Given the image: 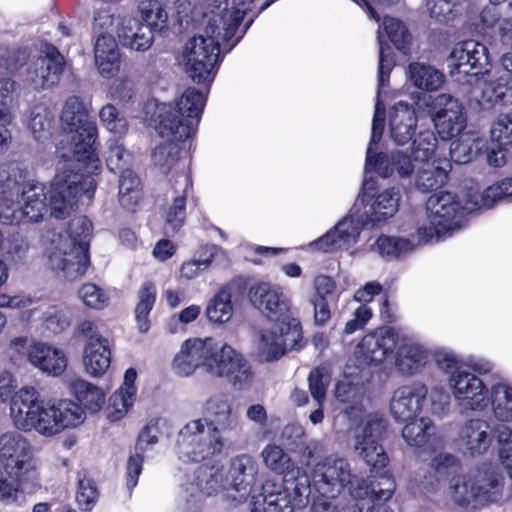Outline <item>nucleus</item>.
Listing matches in <instances>:
<instances>
[{
	"instance_id": "obj_1",
	"label": "nucleus",
	"mask_w": 512,
	"mask_h": 512,
	"mask_svg": "<svg viewBox=\"0 0 512 512\" xmlns=\"http://www.w3.org/2000/svg\"><path fill=\"white\" fill-rule=\"evenodd\" d=\"M203 418L188 422L178 433L176 452L183 462H200L230 449L239 417L227 395L210 396L202 406Z\"/></svg>"
},
{
	"instance_id": "obj_2",
	"label": "nucleus",
	"mask_w": 512,
	"mask_h": 512,
	"mask_svg": "<svg viewBox=\"0 0 512 512\" xmlns=\"http://www.w3.org/2000/svg\"><path fill=\"white\" fill-rule=\"evenodd\" d=\"M10 417L20 431L54 437L85 420L84 410L69 399L44 402L33 387H22L11 398Z\"/></svg>"
},
{
	"instance_id": "obj_3",
	"label": "nucleus",
	"mask_w": 512,
	"mask_h": 512,
	"mask_svg": "<svg viewBox=\"0 0 512 512\" xmlns=\"http://www.w3.org/2000/svg\"><path fill=\"white\" fill-rule=\"evenodd\" d=\"M41 487L40 462L26 437L16 432L0 436V500L17 499L18 489L34 493Z\"/></svg>"
},
{
	"instance_id": "obj_4",
	"label": "nucleus",
	"mask_w": 512,
	"mask_h": 512,
	"mask_svg": "<svg viewBox=\"0 0 512 512\" xmlns=\"http://www.w3.org/2000/svg\"><path fill=\"white\" fill-rule=\"evenodd\" d=\"M228 4L216 5L211 15L204 14L207 23L204 33L189 39L182 51L181 63L188 76L197 83L213 79V69L220 54V41H229L234 35L225 37Z\"/></svg>"
},
{
	"instance_id": "obj_5",
	"label": "nucleus",
	"mask_w": 512,
	"mask_h": 512,
	"mask_svg": "<svg viewBox=\"0 0 512 512\" xmlns=\"http://www.w3.org/2000/svg\"><path fill=\"white\" fill-rule=\"evenodd\" d=\"M91 229L87 218L77 217L51 242L48 265L58 278L75 281L86 275L91 265L88 252Z\"/></svg>"
},
{
	"instance_id": "obj_6",
	"label": "nucleus",
	"mask_w": 512,
	"mask_h": 512,
	"mask_svg": "<svg viewBox=\"0 0 512 512\" xmlns=\"http://www.w3.org/2000/svg\"><path fill=\"white\" fill-rule=\"evenodd\" d=\"M85 165H93L87 160L69 158L59 162L57 174L47 190L50 213L57 219L69 216L77 207L83 194L91 199L96 189L92 175L83 172Z\"/></svg>"
},
{
	"instance_id": "obj_7",
	"label": "nucleus",
	"mask_w": 512,
	"mask_h": 512,
	"mask_svg": "<svg viewBox=\"0 0 512 512\" xmlns=\"http://www.w3.org/2000/svg\"><path fill=\"white\" fill-rule=\"evenodd\" d=\"M7 196L0 203V219L4 224L33 223L43 220L49 209L47 189L43 183H19L8 180Z\"/></svg>"
},
{
	"instance_id": "obj_8",
	"label": "nucleus",
	"mask_w": 512,
	"mask_h": 512,
	"mask_svg": "<svg viewBox=\"0 0 512 512\" xmlns=\"http://www.w3.org/2000/svg\"><path fill=\"white\" fill-rule=\"evenodd\" d=\"M204 105V95L195 88L186 89L175 107L162 104L158 108L159 135L176 140L189 138L196 130Z\"/></svg>"
},
{
	"instance_id": "obj_9",
	"label": "nucleus",
	"mask_w": 512,
	"mask_h": 512,
	"mask_svg": "<svg viewBox=\"0 0 512 512\" xmlns=\"http://www.w3.org/2000/svg\"><path fill=\"white\" fill-rule=\"evenodd\" d=\"M61 122L64 130L71 134L72 158L87 160L93 167H97L98 158L94 153L98 138L97 125L78 97L72 96L65 101Z\"/></svg>"
},
{
	"instance_id": "obj_10",
	"label": "nucleus",
	"mask_w": 512,
	"mask_h": 512,
	"mask_svg": "<svg viewBox=\"0 0 512 512\" xmlns=\"http://www.w3.org/2000/svg\"><path fill=\"white\" fill-rule=\"evenodd\" d=\"M450 496L460 506L497 502L502 497V484L493 470L477 469L457 475L449 482Z\"/></svg>"
},
{
	"instance_id": "obj_11",
	"label": "nucleus",
	"mask_w": 512,
	"mask_h": 512,
	"mask_svg": "<svg viewBox=\"0 0 512 512\" xmlns=\"http://www.w3.org/2000/svg\"><path fill=\"white\" fill-rule=\"evenodd\" d=\"M463 207L464 204L460 206L453 193L440 191L432 194L426 203L429 224L419 227V239L427 242L450 234L457 227L456 216L466 211Z\"/></svg>"
},
{
	"instance_id": "obj_12",
	"label": "nucleus",
	"mask_w": 512,
	"mask_h": 512,
	"mask_svg": "<svg viewBox=\"0 0 512 512\" xmlns=\"http://www.w3.org/2000/svg\"><path fill=\"white\" fill-rule=\"evenodd\" d=\"M384 430L385 423L379 413L366 415L354 429V450L373 469H382L389 461L380 444Z\"/></svg>"
},
{
	"instance_id": "obj_13",
	"label": "nucleus",
	"mask_w": 512,
	"mask_h": 512,
	"mask_svg": "<svg viewBox=\"0 0 512 512\" xmlns=\"http://www.w3.org/2000/svg\"><path fill=\"white\" fill-rule=\"evenodd\" d=\"M353 479L349 462L341 457H327L318 462L312 472L314 488L327 498L338 497Z\"/></svg>"
},
{
	"instance_id": "obj_14",
	"label": "nucleus",
	"mask_w": 512,
	"mask_h": 512,
	"mask_svg": "<svg viewBox=\"0 0 512 512\" xmlns=\"http://www.w3.org/2000/svg\"><path fill=\"white\" fill-rule=\"evenodd\" d=\"M450 65L453 67L450 73H463L475 77L480 81L487 74L489 66V54L487 47L476 40L469 39L454 45L449 56Z\"/></svg>"
},
{
	"instance_id": "obj_15",
	"label": "nucleus",
	"mask_w": 512,
	"mask_h": 512,
	"mask_svg": "<svg viewBox=\"0 0 512 512\" xmlns=\"http://www.w3.org/2000/svg\"><path fill=\"white\" fill-rule=\"evenodd\" d=\"M476 27L480 30L496 28L494 45L501 50H512V0H489L480 12Z\"/></svg>"
},
{
	"instance_id": "obj_16",
	"label": "nucleus",
	"mask_w": 512,
	"mask_h": 512,
	"mask_svg": "<svg viewBox=\"0 0 512 512\" xmlns=\"http://www.w3.org/2000/svg\"><path fill=\"white\" fill-rule=\"evenodd\" d=\"M259 464L254 457L243 453L231 458L226 473L227 491H233V500L243 502L251 495L258 481Z\"/></svg>"
},
{
	"instance_id": "obj_17",
	"label": "nucleus",
	"mask_w": 512,
	"mask_h": 512,
	"mask_svg": "<svg viewBox=\"0 0 512 512\" xmlns=\"http://www.w3.org/2000/svg\"><path fill=\"white\" fill-rule=\"evenodd\" d=\"M452 392L459 404L470 410H484L490 402V392L475 374L457 370L450 378Z\"/></svg>"
},
{
	"instance_id": "obj_18",
	"label": "nucleus",
	"mask_w": 512,
	"mask_h": 512,
	"mask_svg": "<svg viewBox=\"0 0 512 512\" xmlns=\"http://www.w3.org/2000/svg\"><path fill=\"white\" fill-rule=\"evenodd\" d=\"M212 352V338H189L180 346L171 362L175 374L189 377L202 367L206 371V363Z\"/></svg>"
},
{
	"instance_id": "obj_19",
	"label": "nucleus",
	"mask_w": 512,
	"mask_h": 512,
	"mask_svg": "<svg viewBox=\"0 0 512 512\" xmlns=\"http://www.w3.org/2000/svg\"><path fill=\"white\" fill-rule=\"evenodd\" d=\"M358 204L352 207L350 214L342 219L333 230L326 233L313 243L315 249L322 252H331L347 249L356 243L361 226L366 225L363 216L358 214Z\"/></svg>"
},
{
	"instance_id": "obj_20",
	"label": "nucleus",
	"mask_w": 512,
	"mask_h": 512,
	"mask_svg": "<svg viewBox=\"0 0 512 512\" xmlns=\"http://www.w3.org/2000/svg\"><path fill=\"white\" fill-rule=\"evenodd\" d=\"M433 122L443 139L458 135L466 126V116L461 103L447 94L436 97L433 103Z\"/></svg>"
},
{
	"instance_id": "obj_21",
	"label": "nucleus",
	"mask_w": 512,
	"mask_h": 512,
	"mask_svg": "<svg viewBox=\"0 0 512 512\" xmlns=\"http://www.w3.org/2000/svg\"><path fill=\"white\" fill-rule=\"evenodd\" d=\"M397 330L380 329L365 335L354 350V358L358 367L382 362L388 354L394 352Z\"/></svg>"
},
{
	"instance_id": "obj_22",
	"label": "nucleus",
	"mask_w": 512,
	"mask_h": 512,
	"mask_svg": "<svg viewBox=\"0 0 512 512\" xmlns=\"http://www.w3.org/2000/svg\"><path fill=\"white\" fill-rule=\"evenodd\" d=\"M372 188L368 182L363 184V192L357 199V204L360 201L365 203L364 211L361 214L365 223L376 225L386 219L394 216L398 211L400 194L394 188L386 189L377 195H370L369 190Z\"/></svg>"
},
{
	"instance_id": "obj_23",
	"label": "nucleus",
	"mask_w": 512,
	"mask_h": 512,
	"mask_svg": "<svg viewBox=\"0 0 512 512\" xmlns=\"http://www.w3.org/2000/svg\"><path fill=\"white\" fill-rule=\"evenodd\" d=\"M383 33L387 35L399 50L403 49L410 41V34L401 21L392 17H384L382 25L379 26L377 36L379 43V86H384L388 82L390 72L394 66L392 55L386 52Z\"/></svg>"
},
{
	"instance_id": "obj_24",
	"label": "nucleus",
	"mask_w": 512,
	"mask_h": 512,
	"mask_svg": "<svg viewBox=\"0 0 512 512\" xmlns=\"http://www.w3.org/2000/svg\"><path fill=\"white\" fill-rule=\"evenodd\" d=\"M427 388L421 382H412L397 388L390 401V412L399 422L416 418L427 397Z\"/></svg>"
},
{
	"instance_id": "obj_25",
	"label": "nucleus",
	"mask_w": 512,
	"mask_h": 512,
	"mask_svg": "<svg viewBox=\"0 0 512 512\" xmlns=\"http://www.w3.org/2000/svg\"><path fill=\"white\" fill-rule=\"evenodd\" d=\"M249 298L254 307L272 320L286 318L290 310V301L282 290L266 282L251 286Z\"/></svg>"
},
{
	"instance_id": "obj_26",
	"label": "nucleus",
	"mask_w": 512,
	"mask_h": 512,
	"mask_svg": "<svg viewBox=\"0 0 512 512\" xmlns=\"http://www.w3.org/2000/svg\"><path fill=\"white\" fill-rule=\"evenodd\" d=\"M395 367L403 375L417 374L425 366L428 353L413 338L398 331L394 342Z\"/></svg>"
},
{
	"instance_id": "obj_27",
	"label": "nucleus",
	"mask_w": 512,
	"mask_h": 512,
	"mask_svg": "<svg viewBox=\"0 0 512 512\" xmlns=\"http://www.w3.org/2000/svg\"><path fill=\"white\" fill-rule=\"evenodd\" d=\"M64 58L54 48L37 58L28 71V81L35 89H45L58 83L63 72Z\"/></svg>"
},
{
	"instance_id": "obj_28",
	"label": "nucleus",
	"mask_w": 512,
	"mask_h": 512,
	"mask_svg": "<svg viewBox=\"0 0 512 512\" xmlns=\"http://www.w3.org/2000/svg\"><path fill=\"white\" fill-rule=\"evenodd\" d=\"M27 358L34 367L51 376H60L68 362L66 353L62 349L43 342L30 344Z\"/></svg>"
},
{
	"instance_id": "obj_29",
	"label": "nucleus",
	"mask_w": 512,
	"mask_h": 512,
	"mask_svg": "<svg viewBox=\"0 0 512 512\" xmlns=\"http://www.w3.org/2000/svg\"><path fill=\"white\" fill-rule=\"evenodd\" d=\"M116 33L123 46L135 51L148 50L154 39L151 30L131 16L118 17Z\"/></svg>"
},
{
	"instance_id": "obj_30",
	"label": "nucleus",
	"mask_w": 512,
	"mask_h": 512,
	"mask_svg": "<svg viewBox=\"0 0 512 512\" xmlns=\"http://www.w3.org/2000/svg\"><path fill=\"white\" fill-rule=\"evenodd\" d=\"M85 371L92 377H100L106 373L111 362V350L108 339L94 337L86 341L82 357Z\"/></svg>"
},
{
	"instance_id": "obj_31",
	"label": "nucleus",
	"mask_w": 512,
	"mask_h": 512,
	"mask_svg": "<svg viewBox=\"0 0 512 512\" xmlns=\"http://www.w3.org/2000/svg\"><path fill=\"white\" fill-rule=\"evenodd\" d=\"M384 116L385 110L380 101H378L375 105V113L372 122V137L367 149V157H366V168L370 170H374L380 176L386 178L393 174L395 168L391 163V156L388 157L385 154H379L375 160H373L372 155V145L379 142L384 129Z\"/></svg>"
},
{
	"instance_id": "obj_32",
	"label": "nucleus",
	"mask_w": 512,
	"mask_h": 512,
	"mask_svg": "<svg viewBox=\"0 0 512 512\" xmlns=\"http://www.w3.org/2000/svg\"><path fill=\"white\" fill-rule=\"evenodd\" d=\"M460 439L470 455L485 453L492 443L490 424L482 419H471L463 426Z\"/></svg>"
},
{
	"instance_id": "obj_33",
	"label": "nucleus",
	"mask_w": 512,
	"mask_h": 512,
	"mask_svg": "<svg viewBox=\"0 0 512 512\" xmlns=\"http://www.w3.org/2000/svg\"><path fill=\"white\" fill-rule=\"evenodd\" d=\"M417 118L414 110L406 103L399 102L390 111V134L398 145L408 143L414 134Z\"/></svg>"
},
{
	"instance_id": "obj_34",
	"label": "nucleus",
	"mask_w": 512,
	"mask_h": 512,
	"mask_svg": "<svg viewBox=\"0 0 512 512\" xmlns=\"http://www.w3.org/2000/svg\"><path fill=\"white\" fill-rule=\"evenodd\" d=\"M158 433L157 424L151 422L139 434L135 446V454L130 456L127 461V485L129 488L136 486L142 471L143 454L149 446L157 443Z\"/></svg>"
},
{
	"instance_id": "obj_35",
	"label": "nucleus",
	"mask_w": 512,
	"mask_h": 512,
	"mask_svg": "<svg viewBox=\"0 0 512 512\" xmlns=\"http://www.w3.org/2000/svg\"><path fill=\"white\" fill-rule=\"evenodd\" d=\"M187 490L191 494L198 491L208 496L227 490L226 473L217 466H201L194 472L193 481Z\"/></svg>"
},
{
	"instance_id": "obj_36",
	"label": "nucleus",
	"mask_w": 512,
	"mask_h": 512,
	"mask_svg": "<svg viewBox=\"0 0 512 512\" xmlns=\"http://www.w3.org/2000/svg\"><path fill=\"white\" fill-rule=\"evenodd\" d=\"M242 354L232 346H221L212 338V352L206 363V373L216 378H226L235 367Z\"/></svg>"
},
{
	"instance_id": "obj_37",
	"label": "nucleus",
	"mask_w": 512,
	"mask_h": 512,
	"mask_svg": "<svg viewBox=\"0 0 512 512\" xmlns=\"http://www.w3.org/2000/svg\"><path fill=\"white\" fill-rule=\"evenodd\" d=\"M408 81L417 89L433 92L442 87L445 76L436 67L424 62H412L407 67Z\"/></svg>"
},
{
	"instance_id": "obj_38",
	"label": "nucleus",
	"mask_w": 512,
	"mask_h": 512,
	"mask_svg": "<svg viewBox=\"0 0 512 512\" xmlns=\"http://www.w3.org/2000/svg\"><path fill=\"white\" fill-rule=\"evenodd\" d=\"M512 195V179H505L488 187L482 194L469 193L464 202V209L471 213L477 209L490 208L504 197Z\"/></svg>"
},
{
	"instance_id": "obj_39",
	"label": "nucleus",
	"mask_w": 512,
	"mask_h": 512,
	"mask_svg": "<svg viewBox=\"0 0 512 512\" xmlns=\"http://www.w3.org/2000/svg\"><path fill=\"white\" fill-rule=\"evenodd\" d=\"M402 429V437L412 447H422L429 444L431 447L439 445L441 440L436 438V428L433 422L426 417L409 420Z\"/></svg>"
},
{
	"instance_id": "obj_40",
	"label": "nucleus",
	"mask_w": 512,
	"mask_h": 512,
	"mask_svg": "<svg viewBox=\"0 0 512 512\" xmlns=\"http://www.w3.org/2000/svg\"><path fill=\"white\" fill-rule=\"evenodd\" d=\"M70 392L91 412H98L105 401L103 391L94 384L77 376L66 380Z\"/></svg>"
},
{
	"instance_id": "obj_41",
	"label": "nucleus",
	"mask_w": 512,
	"mask_h": 512,
	"mask_svg": "<svg viewBox=\"0 0 512 512\" xmlns=\"http://www.w3.org/2000/svg\"><path fill=\"white\" fill-rule=\"evenodd\" d=\"M141 190V180L132 169L119 173L118 200L123 208L134 211L141 199Z\"/></svg>"
},
{
	"instance_id": "obj_42",
	"label": "nucleus",
	"mask_w": 512,
	"mask_h": 512,
	"mask_svg": "<svg viewBox=\"0 0 512 512\" xmlns=\"http://www.w3.org/2000/svg\"><path fill=\"white\" fill-rule=\"evenodd\" d=\"M484 140L475 133H464L450 145L452 161L458 164H466L483 148Z\"/></svg>"
},
{
	"instance_id": "obj_43",
	"label": "nucleus",
	"mask_w": 512,
	"mask_h": 512,
	"mask_svg": "<svg viewBox=\"0 0 512 512\" xmlns=\"http://www.w3.org/2000/svg\"><path fill=\"white\" fill-rule=\"evenodd\" d=\"M104 158L107 168L114 173L131 170L134 162L133 154L125 148L120 139H109L106 142Z\"/></svg>"
},
{
	"instance_id": "obj_44",
	"label": "nucleus",
	"mask_w": 512,
	"mask_h": 512,
	"mask_svg": "<svg viewBox=\"0 0 512 512\" xmlns=\"http://www.w3.org/2000/svg\"><path fill=\"white\" fill-rule=\"evenodd\" d=\"M493 414L501 422H512V387L506 382H498L491 387Z\"/></svg>"
},
{
	"instance_id": "obj_45",
	"label": "nucleus",
	"mask_w": 512,
	"mask_h": 512,
	"mask_svg": "<svg viewBox=\"0 0 512 512\" xmlns=\"http://www.w3.org/2000/svg\"><path fill=\"white\" fill-rule=\"evenodd\" d=\"M223 3H227L229 7L227 12V19L229 20V23L225 28V37H229L231 35H235L236 30L243 20L245 14L248 11H251L253 0H211L205 14L211 15L216 5H222Z\"/></svg>"
},
{
	"instance_id": "obj_46",
	"label": "nucleus",
	"mask_w": 512,
	"mask_h": 512,
	"mask_svg": "<svg viewBox=\"0 0 512 512\" xmlns=\"http://www.w3.org/2000/svg\"><path fill=\"white\" fill-rule=\"evenodd\" d=\"M233 312L231 293L227 287L221 288L217 294L214 295L209 301L205 311L208 321L214 324L228 322L232 318Z\"/></svg>"
},
{
	"instance_id": "obj_47",
	"label": "nucleus",
	"mask_w": 512,
	"mask_h": 512,
	"mask_svg": "<svg viewBox=\"0 0 512 512\" xmlns=\"http://www.w3.org/2000/svg\"><path fill=\"white\" fill-rule=\"evenodd\" d=\"M180 178V182L183 184L182 193L173 199L172 205L165 214L166 224L173 232L177 231L184 223L186 217V199L192 193V181L190 176L182 175Z\"/></svg>"
},
{
	"instance_id": "obj_48",
	"label": "nucleus",
	"mask_w": 512,
	"mask_h": 512,
	"mask_svg": "<svg viewBox=\"0 0 512 512\" xmlns=\"http://www.w3.org/2000/svg\"><path fill=\"white\" fill-rule=\"evenodd\" d=\"M488 79L480 82L481 95L479 102L482 104L493 105L501 101L508 91L512 90V81L507 78V75H500L492 77L489 72L485 74Z\"/></svg>"
},
{
	"instance_id": "obj_49",
	"label": "nucleus",
	"mask_w": 512,
	"mask_h": 512,
	"mask_svg": "<svg viewBox=\"0 0 512 512\" xmlns=\"http://www.w3.org/2000/svg\"><path fill=\"white\" fill-rule=\"evenodd\" d=\"M250 512H294L291 501L286 492L252 495Z\"/></svg>"
},
{
	"instance_id": "obj_50",
	"label": "nucleus",
	"mask_w": 512,
	"mask_h": 512,
	"mask_svg": "<svg viewBox=\"0 0 512 512\" xmlns=\"http://www.w3.org/2000/svg\"><path fill=\"white\" fill-rule=\"evenodd\" d=\"M138 298L135 320L139 332L146 333L150 328L148 316L156 300V287L152 283H144L139 289Z\"/></svg>"
},
{
	"instance_id": "obj_51",
	"label": "nucleus",
	"mask_w": 512,
	"mask_h": 512,
	"mask_svg": "<svg viewBox=\"0 0 512 512\" xmlns=\"http://www.w3.org/2000/svg\"><path fill=\"white\" fill-rule=\"evenodd\" d=\"M140 22L149 28L152 34L165 28L168 14L157 0H144L139 4Z\"/></svg>"
},
{
	"instance_id": "obj_52",
	"label": "nucleus",
	"mask_w": 512,
	"mask_h": 512,
	"mask_svg": "<svg viewBox=\"0 0 512 512\" xmlns=\"http://www.w3.org/2000/svg\"><path fill=\"white\" fill-rule=\"evenodd\" d=\"M424 163L425 167L417 173V187L423 191H427L443 185L448 177L447 172L448 168H450L449 162L444 161L443 165H435V161L431 164L428 162Z\"/></svg>"
},
{
	"instance_id": "obj_53",
	"label": "nucleus",
	"mask_w": 512,
	"mask_h": 512,
	"mask_svg": "<svg viewBox=\"0 0 512 512\" xmlns=\"http://www.w3.org/2000/svg\"><path fill=\"white\" fill-rule=\"evenodd\" d=\"M262 461L267 469L276 474H286L293 470L290 456L278 445L268 444L261 452Z\"/></svg>"
},
{
	"instance_id": "obj_54",
	"label": "nucleus",
	"mask_w": 512,
	"mask_h": 512,
	"mask_svg": "<svg viewBox=\"0 0 512 512\" xmlns=\"http://www.w3.org/2000/svg\"><path fill=\"white\" fill-rule=\"evenodd\" d=\"M167 142L155 147L152 153L153 164L159 168L162 173H168L179 160V147L175 143L176 139L166 137Z\"/></svg>"
},
{
	"instance_id": "obj_55",
	"label": "nucleus",
	"mask_w": 512,
	"mask_h": 512,
	"mask_svg": "<svg viewBox=\"0 0 512 512\" xmlns=\"http://www.w3.org/2000/svg\"><path fill=\"white\" fill-rule=\"evenodd\" d=\"M374 249L387 258H397L413 250V244L404 238L380 236L373 245Z\"/></svg>"
},
{
	"instance_id": "obj_56",
	"label": "nucleus",
	"mask_w": 512,
	"mask_h": 512,
	"mask_svg": "<svg viewBox=\"0 0 512 512\" xmlns=\"http://www.w3.org/2000/svg\"><path fill=\"white\" fill-rule=\"evenodd\" d=\"M279 339L278 332L274 329L261 333L257 348L258 357L261 361H275L285 354Z\"/></svg>"
},
{
	"instance_id": "obj_57",
	"label": "nucleus",
	"mask_w": 512,
	"mask_h": 512,
	"mask_svg": "<svg viewBox=\"0 0 512 512\" xmlns=\"http://www.w3.org/2000/svg\"><path fill=\"white\" fill-rule=\"evenodd\" d=\"M52 127V116L48 108L42 104L32 108L29 118V128L36 140L48 137Z\"/></svg>"
},
{
	"instance_id": "obj_58",
	"label": "nucleus",
	"mask_w": 512,
	"mask_h": 512,
	"mask_svg": "<svg viewBox=\"0 0 512 512\" xmlns=\"http://www.w3.org/2000/svg\"><path fill=\"white\" fill-rule=\"evenodd\" d=\"M335 397L341 403L348 405L346 413L349 415L362 408L363 392L355 384L347 381L339 382L335 388Z\"/></svg>"
},
{
	"instance_id": "obj_59",
	"label": "nucleus",
	"mask_w": 512,
	"mask_h": 512,
	"mask_svg": "<svg viewBox=\"0 0 512 512\" xmlns=\"http://www.w3.org/2000/svg\"><path fill=\"white\" fill-rule=\"evenodd\" d=\"M274 331L278 332L280 343L284 348L285 353L292 350L301 349L302 345V331L299 322L292 320L291 322H281Z\"/></svg>"
},
{
	"instance_id": "obj_60",
	"label": "nucleus",
	"mask_w": 512,
	"mask_h": 512,
	"mask_svg": "<svg viewBox=\"0 0 512 512\" xmlns=\"http://www.w3.org/2000/svg\"><path fill=\"white\" fill-rule=\"evenodd\" d=\"M101 124L110 133L122 136L128 131V122L112 104H106L99 111Z\"/></svg>"
},
{
	"instance_id": "obj_61",
	"label": "nucleus",
	"mask_w": 512,
	"mask_h": 512,
	"mask_svg": "<svg viewBox=\"0 0 512 512\" xmlns=\"http://www.w3.org/2000/svg\"><path fill=\"white\" fill-rule=\"evenodd\" d=\"M438 140L433 131L420 132L413 141L412 154L415 161L428 162L433 158L437 149Z\"/></svg>"
},
{
	"instance_id": "obj_62",
	"label": "nucleus",
	"mask_w": 512,
	"mask_h": 512,
	"mask_svg": "<svg viewBox=\"0 0 512 512\" xmlns=\"http://www.w3.org/2000/svg\"><path fill=\"white\" fill-rule=\"evenodd\" d=\"M82 303L91 309L102 310L109 305V296L104 289L94 283H85L78 290Z\"/></svg>"
},
{
	"instance_id": "obj_63",
	"label": "nucleus",
	"mask_w": 512,
	"mask_h": 512,
	"mask_svg": "<svg viewBox=\"0 0 512 512\" xmlns=\"http://www.w3.org/2000/svg\"><path fill=\"white\" fill-rule=\"evenodd\" d=\"M134 394H128L122 389H117L110 397L108 403V418L112 421L122 419L135 401Z\"/></svg>"
},
{
	"instance_id": "obj_64",
	"label": "nucleus",
	"mask_w": 512,
	"mask_h": 512,
	"mask_svg": "<svg viewBox=\"0 0 512 512\" xmlns=\"http://www.w3.org/2000/svg\"><path fill=\"white\" fill-rule=\"evenodd\" d=\"M497 441L502 444L499 457L502 465L512 479V430L505 424L498 425L494 430Z\"/></svg>"
}]
</instances>
